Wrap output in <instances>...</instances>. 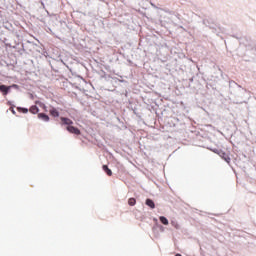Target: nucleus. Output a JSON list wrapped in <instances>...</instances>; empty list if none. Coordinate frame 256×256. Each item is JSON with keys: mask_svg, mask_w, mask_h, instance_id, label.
Segmentation results:
<instances>
[{"mask_svg": "<svg viewBox=\"0 0 256 256\" xmlns=\"http://www.w3.org/2000/svg\"><path fill=\"white\" fill-rule=\"evenodd\" d=\"M66 129L69 133H72L73 135H81V130H79V128L75 126H67Z\"/></svg>", "mask_w": 256, "mask_h": 256, "instance_id": "obj_1", "label": "nucleus"}, {"mask_svg": "<svg viewBox=\"0 0 256 256\" xmlns=\"http://www.w3.org/2000/svg\"><path fill=\"white\" fill-rule=\"evenodd\" d=\"M10 89L11 86L0 85V91L3 93V95H8Z\"/></svg>", "mask_w": 256, "mask_h": 256, "instance_id": "obj_2", "label": "nucleus"}, {"mask_svg": "<svg viewBox=\"0 0 256 256\" xmlns=\"http://www.w3.org/2000/svg\"><path fill=\"white\" fill-rule=\"evenodd\" d=\"M60 121H62L63 125H68V127L73 125V120L69 118L61 117Z\"/></svg>", "mask_w": 256, "mask_h": 256, "instance_id": "obj_3", "label": "nucleus"}, {"mask_svg": "<svg viewBox=\"0 0 256 256\" xmlns=\"http://www.w3.org/2000/svg\"><path fill=\"white\" fill-rule=\"evenodd\" d=\"M38 119H41L42 121H45L46 123L49 122V115L45 113H38Z\"/></svg>", "mask_w": 256, "mask_h": 256, "instance_id": "obj_4", "label": "nucleus"}, {"mask_svg": "<svg viewBox=\"0 0 256 256\" xmlns=\"http://www.w3.org/2000/svg\"><path fill=\"white\" fill-rule=\"evenodd\" d=\"M49 113L52 117H59V110H57L55 107H51Z\"/></svg>", "mask_w": 256, "mask_h": 256, "instance_id": "obj_5", "label": "nucleus"}, {"mask_svg": "<svg viewBox=\"0 0 256 256\" xmlns=\"http://www.w3.org/2000/svg\"><path fill=\"white\" fill-rule=\"evenodd\" d=\"M102 169L106 173V175H108V177H111V175H113V172L111 171V169H109L107 165H103Z\"/></svg>", "mask_w": 256, "mask_h": 256, "instance_id": "obj_6", "label": "nucleus"}, {"mask_svg": "<svg viewBox=\"0 0 256 256\" xmlns=\"http://www.w3.org/2000/svg\"><path fill=\"white\" fill-rule=\"evenodd\" d=\"M30 113H32L33 115H37V113H39V107L37 106H31L29 109Z\"/></svg>", "mask_w": 256, "mask_h": 256, "instance_id": "obj_7", "label": "nucleus"}, {"mask_svg": "<svg viewBox=\"0 0 256 256\" xmlns=\"http://www.w3.org/2000/svg\"><path fill=\"white\" fill-rule=\"evenodd\" d=\"M146 205L150 207V209H155V202H153L151 199L146 200Z\"/></svg>", "mask_w": 256, "mask_h": 256, "instance_id": "obj_8", "label": "nucleus"}, {"mask_svg": "<svg viewBox=\"0 0 256 256\" xmlns=\"http://www.w3.org/2000/svg\"><path fill=\"white\" fill-rule=\"evenodd\" d=\"M159 219L162 225H169V220L165 216H160Z\"/></svg>", "mask_w": 256, "mask_h": 256, "instance_id": "obj_9", "label": "nucleus"}, {"mask_svg": "<svg viewBox=\"0 0 256 256\" xmlns=\"http://www.w3.org/2000/svg\"><path fill=\"white\" fill-rule=\"evenodd\" d=\"M222 159H224V161H226V163H231V158L229 157V155L223 153L222 154Z\"/></svg>", "mask_w": 256, "mask_h": 256, "instance_id": "obj_10", "label": "nucleus"}, {"mask_svg": "<svg viewBox=\"0 0 256 256\" xmlns=\"http://www.w3.org/2000/svg\"><path fill=\"white\" fill-rule=\"evenodd\" d=\"M136 203H137V200H135V198L128 199V205H130V207H134Z\"/></svg>", "mask_w": 256, "mask_h": 256, "instance_id": "obj_11", "label": "nucleus"}, {"mask_svg": "<svg viewBox=\"0 0 256 256\" xmlns=\"http://www.w3.org/2000/svg\"><path fill=\"white\" fill-rule=\"evenodd\" d=\"M17 111H19L20 113H29V109H27V108L18 107Z\"/></svg>", "mask_w": 256, "mask_h": 256, "instance_id": "obj_12", "label": "nucleus"}, {"mask_svg": "<svg viewBox=\"0 0 256 256\" xmlns=\"http://www.w3.org/2000/svg\"><path fill=\"white\" fill-rule=\"evenodd\" d=\"M11 111H12L13 115H15V110L13 108H11Z\"/></svg>", "mask_w": 256, "mask_h": 256, "instance_id": "obj_13", "label": "nucleus"}, {"mask_svg": "<svg viewBox=\"0 0 256 256\" xmlns=\"http://www.w3.org/2000/svg\"><path fill=\"white\" fill-rule=\"evenodd\" d=\"M175 256H182L181 254H176Z\"/></svg>", "mask_w": 256, "mask_h": 256, "instance_id": "obj_14", "label": "nucleus"}]
</instances>
